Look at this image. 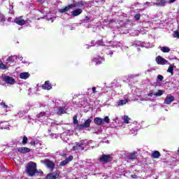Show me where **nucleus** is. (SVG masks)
I'll use <instances>...</instances> for the list:
<instances>
[{
  "label": "nucleus",
  "mask_w": 179,
  "mask_h": 179,
  "mask_svg": "<svg viewBox=\"0 0 179 179\" xmlns=\"http://www.w3.org/2000/svg\"><path fill=\"white\" fill-rule=\"evenodd\" d=\"M174 71V69L173 68V66H169L167 72H169V73H171V75H173V71Z\"/></svg>",
  "instance_id": "f704fd0d"
},
{
  "label": "nucleus",
  "mask_w": 179,
  "mask_h": 179,
  "mask_svg": "<svg viewBox=\"0 0 179 179\" xmlns=\"http://www.w3.org/2000/svg\"><path fill=\"white\" fill-rule=\"evenodd\" d=\"M128 103V99H122L117 102V106H124Z\"/></svg>",
  "instance_id": "393cba45"
},
{
  "label": "nucleus",
  "mask_w": 179,
  "mask_h": 179,
  "mask_svg": "<svg viewBox=\"0 0 179 179\" xmlns=\"http://www.w3.org/2000/svg\"><path fill=\"white\" fill-rule=\"evenodd\" d=\"M0 128L1 129H10L8 122H2L0 123Z\"/></svg>",
  "instance_id": "aec40b11"
},
{
  "label": "nucleus",
  "mask_w": 179,
  "mask_h": 179,
  "mask_svg": "<svg viewBox=\"0 0 179 179\" xmlns=\"http://www.w3.org/2000/svg\"><path fill=\"white\" fill-rule=\"evenodd\" d=\"M41 163H42V164H45V166H46V167L49 169V170H50L51 171H52V170H54V169L55 168V164H54L52 161H50L48 159L41 160Z\"/></svg>",
  "instance_id": "7ed1b4c3"
},
{
  "label": "nucleus",
  "mask_w": 179,
  "mask_h": 179,
  "mask_svg": "<svg viewBox=\"0 0 179 179\" xmlns=\"http://www.w3.org/2000/svg\"><path fill=\"white\" fill-rule=\"evenodd\" d=\"M134 19H136V20H139V19H141V14L137 13L134 15Z\"/></svg>",
  "instance_id": "58836bf2"
},
{
  "label": "nucleus",
  "mask_w": 179,
  "mask_h": 179,
  "mask_svg": "<svg viewBox=\"0 0 179 179\" xmlns=\"http://www.w3.org/2000/svg\"><path fill=\"white\" fill-rule=\"evenodd\" d=\"M138 51H139V48H138Z\"/></svg>",
  "instance_id": "0e129e2a"
},
{
  "label": "nucleus",
  "mask_w": 179,
  "mask_h": 179,
  "mask_svg": "<svg viewBox=\"0 0 179 179\" xmlns=\"http://www.w3.org/2000/svg\"><path fill=\"white\" fill-rule=\"evenodd\" d=\"M141 47L145 48H152V47H153V45H150L149 43H146L145 42L141 43Z\"/></svg>",
  "instance_id": "cd10ccee"
},
{
  "label": "nucleus",
  "mask_w": 179,
  "mask_h": 179,
  "mask_svg": "<svg viewBox=\"0 0 179 179\" xmlns=\"http://www.w3.org/2000/svg\"><path fill=\"white\" fill-rule=\"evenodd\" d=\"M37 118L39 120H46V118H48V112H41L36 115Z\"/></svg>",
  "instance_id": "9b49d317"
},
{
  "label": "nucleus",
  "mask_w": 179,
  "mask_h": 179,
  "mask_svg": "<svg viewBox=\"0 0 179 179\" xmlns=\"http://www.w3.org/2000/svg\"><path fill=\"white\" fill-rule=\"evenodd\" d=\"M163 95V90H158V92L157 93L154 94V96H162Z\"/></svg>",
  "instance_id": "72a5a7b5"
},
{
  "label": "nucleus",
  "mask_w": 179,
  "mask_h": 179,
  "mask_svg": "<svg viewBox=\"0 0 179 179\" xmlns=\"http://www.w3.org/2000/svg\"><path fill=\"white\" fill-rule=\"evenodd\" d=\"M15 23L19 26H23L26 24V20H23L22 17H17L14 20Z\"/></svg>",
  "instance_id": "0eeeda50"
},
{
  "label": "nucleus",
  "mask_w": 179,
  "mask_h": 179,
  "mask_svg": "<svg viewBox=\"0 0 179 179\" xmlns=\"http://www.w3.org/2000/svg\"><path fill=\"white\" fill-rule=\"evenodd\" d=\"M18 59H20V61H22V64H25L26 65H27V64H29L27 62H26V60H23V57L22 56H18L17 57Z\"/></svg>",
  "instance_id": "2f4dec72"
},
{
  "label": "nucleus",
  "mask_w": 179,
  "mask_h": 179,
  "mask_svg": "<svg viewBox=\"0 0 179 179\" xmlns=\"http://www.w3.org/2000/svg\"><path fill=\"white\" fill-rule=\"evenodd\" d=\"M174 100H175V98L173 96L168 95L166 96L164 103V104H170L171 103H173Z\"/></svg>",
  "instance_id": "4468645a"
},
{
  "label": "nucleus",
  "mask_w": 179,
  "mask_h": 179,
  "mask_svg": "<svg viewBox=\"0 0 179 179\" xmlns=\"http://www.w3.org/2000/svg\"><path fill=\"white\" fill-rule=\"evenodd\" d=\"M22 143H23V145H26V143H27V136L23 137Z\"/></svg>",
  "instance_id": "79ce46f5"
},
{
  "label": "nucleus",
  "mask_w": 179,
  "mask_h": 179,
  "mask_svg": "<svg viewBox=\"0 0 179 179\" xmlns=\"http://www.w3.org/2000/svg\"><path fill=\"white\" fill-rule=\"evenodd\" d=\"M42 89H43V90H51L52 85L50 83V81H46L42 86Z\"/></svg>",
  "instance_id": "dca6fc26"
},
{
  "label": "nucleus",
  "mask_w": 179,
  "mask_h": 179,
  "mask_svg": "<svg viewBox=\"0 0 179 179\" xmlns=\"http://www.w3.org/2000/svg\"><path fill=\"white\" fill-rule=\"evenodd\" d=\"M155 96V93H153V91H150V93L148 94V97H153Z\"/></svg>",
  "instance_id": "37998d69"
},
{
  "label": "nucleus",
  "mask_w": 179,
  "mask_h": 179,
  "mask_svg": "<svg viewBox=\"0 0 179 179\" xmlns=\"http://www.w3.org/2000/svg\"><path fill=\"white\" fill-rule=\"evenodd\" d=\"M18 152H20V153H29V152H30V148L26 147L19 148Z\"/></svg>",
  "instance_id": "412c9836"
},
{
  "label": "nucleus",
  "mask_w": 179,
  "mask_h": 179,
  "mask_svg": "<svg viewBox=\"0 0 179 179\" xmlns=\"http://www.w3.org/2000/svg\"><path fill=\"white\" fill-rule=\"evenodd\" d=\"M131 178H138L136 175H131Z\"/></svg>",
  "instance_id": "603ef678"
},
{
  "label": "nucleus",
  "mask_w": 179,
  "mask_h": 179,
  "mask_svg": "<svg viewBox=\"0 0 179 179\" xmlns=\"http://www.w3.org/2000/svg\"><path fill=\"white\" fill-rule=\"evenodd\" d=\"M156 62L158 64V65H167L169 63V61H167L166 59L162 57L161 56H158L156 58Z\"/></svg>",
  "instance_id": "423d86ee"
},
{
  "label": "nucleus",
  "mask_w": 179,
  "mask_h": 179,
  "mask_svg": "<svg viewBox=\"0 0 179 179\" xmlns=\"http://www.w3.org/2000/svg\"><path fill=\"white\" fill-rule=\"evenodd\" d=\"M96 44H97V45H103V41H98L96 42Z\"/></svg>",
  "instance_id": "de8ad7c7"
},
{
  "label": "nucleus",
  "mask_w": 179,
  "mask_h": 179,
  "mask_svg": "<svg viewBox=\"0 0 179 179\" xmlns=\"http://www.w3.org/2000/svg\"><path fill=\"white\" fill-rule=\"evenodd\" d=\"M93 46H94V41H93V42L91 43L90 47H93Z\"/></svg>",
  "instance_id": "13d9d810"
},
{
  "label": "nucleus",
  "mask_w": 179,
  "mask_h": 179,
  "mask_svg": "<svg viewBox=\"0 0 179 179\" xmlns=\"http://www.w3.org/2000/svg\"><path fill=\"white\" fill-rule=\"evenodd\" d=\"M88 90H90V89H88Z\"/></svg>",
  "instance_id": "69168bd1"
},
{
  "label": "nucleus",
  "mask_w": 179,
  "mask_h": 179,
  "mask_svg": "<svg viewBox=\"0 0 179 179\" xmlns=\"http://www.w3.org/2000/svg\"><path fill=\"white\" fill-rule=\"evenodd\" d=\"M17 59V56H10L7 58L6 65H7L8 68H9L10 64H13L15 62V59Z\"/></svg>",
  "instance_id": "9d476101"
},
{
  "label": "nucleus",
  "mask_w": 179,
  "mask_h": 179,
  "mask_svg": "<svg viewBox=\"0 0 179 179\" xmlns=\"http://www.w3.org/2000/svg\"><path fill=\"white\" fill-rule=\"evenodd\" d=\"M83 12L82 8H77L71 12V16H79Z\"/></svg>",
  "instance_id": "6ab92c4d"
},
{
  "label": "nucleus",
  "mask_w": 179,
  "mask_h": 179,
  "mask_svg": "<svg viewBox=\"0 0 179 179\" xmlns=\"http://www.w3.org/2000/svg\"><path fill=\"white\" fill-rule=\"evenodd\" d=\"M3 82H5V83H7L8 85H15V82H16L13 77H10L9 76H5L3 78Z\"/></svg>",
  "instance_id": "20e7f679"
},
{
  "label": "nucleus",
  "mask_w": 179,
  "mask_h": 179,
  "mask_svg": "<svg viewBox=\"0 0 179 179\" xmlns=\"http://www.w3.org/2000/svg\"><path fill=\"white\" fill-rule=\"evenodd\" d=\"M71 30H73V27H71Z\"/></svg>",
  "instance_id": "e2e57ef3"
},
{
  "label": "nucleus",
  "mask_w": 179,
  "mask_h": 179,
  "mask_svg": "<svg viewBox=\"0 0 179 179\" xmlns=\"http://www.w3.org/2000/svg\"><path fill=\"white\" fill-rule=\"evenodd\" d=\"M0 22L1 23H3V22H5V17L1 13H0Z\"/></svg>",
  "instance_id": "c9c22d12"
},
{
  "label": "nucleus",
  "mask_w": 179,
  "mask_h": 179,
  "mask_svg": "<svg viewBox=\"0 0 179 179\" xmlns=\"http://www.w3.org/2000/svg\"><path fill=\"white\" fill-rule=\"evenodd\" d=\"M79 149H80V150H82V147L80 146V143H76L75 145L73 146L72 150L73 151H75V150H79Z\"/></svg>",
  "instance_id": "a878e982"
},
{
  "label": "nucleus",
  "mask_w": 179,
  "mask_h": 179,
  "mask_svg": "<svg viewBox=\"0 0 179 179\" xmlns=\"http://www.w3.org/2000/svg\"><path fill=\"white\" fill-rule=\"evenodd\" d=\"M58 177H59V172L56 171V172L48 173L46 176V179H56V178H58Z\"/></svg>",
  "instance_id": "1a4fd4ad"
},
{
  "label": "nucleus",
  "mask_w": 179,
  "mask_h": 179,
  "mask_svg": "<svg viewBox=\"0 0 179 179\" xmlns=\"http://www.w3.org/2000/svg\"><path fill=\"white\" fill-rule=\"evenodd\" d=\"M72 160H73V156L70 155L65 160L61 162L59 164V166H66V164H68V163H69L70 162H72Z\"/></svg>",
  "instance_id": "f8f14e48"
},
{
  "label": "nucleus",
  "mask_w": 179,
  "mask_h": 179,
  "mask_svg": "<svg viewBox=\"0 0 179 179\" xmlns=\"http://www.w3.org/2000/svg\"><path fill=\"white\" fill-rule=\"evenodd\" d=\"M26 173L29 177H33L37 173V164L33 162H30L26 166Z\"/></svg>",
  "instance_id": "f257e3e1"
},
{
  "label": "nucleus",
  "mask_w": 179,
  "mask_h": 179,
  "mask_svg": "<svg viewBox=\"0 0 179 179\" xmlns=\"http://www.w3.org/2000/svg\"><path fill=\"white\" fill-rule=\"evenodd\" d=\"M129 159H130L131 160L136 159V154H135V153L130 154V155L129 156Z\"/></svg>",
  "instance_id": "473e14b6"
},
{
  "label": "nucleus",
  "mask_w": 179,
  "mask_h": 179,
  "mask_svg": "<svg viewBox=\"0 0 179 179\" xmlns=\"http://www.w3.org/2000/svg\"><path fill=\"white\" fill-rule=\"evenodd\" d=\"M92 93H97V91L96 90V87H92Z\"/></svg>",
  "instance_id": "09e8293b"
},
{
  "label": "nucleus",
  "mask_w": 179,
  "mask_h": 179,
  "mask_svg": "<svg viewBox=\"0 0 179 179\" xmlns=\"http://www.w3.org/2000/svg\"><path fill=\"white\" fill-rule=\"evenodd\" d=\"M79 143L81 146V150H85V149H87L89 148V143H92V141H89L87 140H82Z\"/></svg>",
  "instance_id": "39448f33"
},
{
  "label": "nucleus",
  "mask_w": 179,
  "mask_h": 179,
  "mask_svg": "<svg viewBox=\"0 0 179 179\" xmlns=\"http://www.w3.org/2000/svg\"><path fill=\"white\" fill-rule=\"evenodd\" d=\"M177 0H169V3H173V2H176Z\"/></svg>",
  "instance_id": "864d4df0"
},
{
  "label": "nucleus",
  "mask_w": 179,
  "mask_h": 179,
  "mask_svg": "<svg viewBox=\"0 0 179 179\" xmlns=\"http://www.w3.org/2000/svg\"><path fill=\"white\" fill-rule=\"evenodd\" d=\"M99 160L100 162H101V163H107L110 162V160H111V155H103L102 156H101Z\"/></svg>",
  "instance_id": "6e6552de"
},
{
  "label": "nucleus",
  "mask_w": 179,
  "mask_h": 179,
  "mask_svg": "<svg viewBox=\"0 0 179 179\" xmlns=\"http://www.w3.org/2000/svg\"><path fill=\"white\" fill-rule=\"evenodd\" d=\"M167 1L166 0H156V3L154 5L157 6H166Z\"/></svg>",
  "instance_id": "a211bd4d"
},
{
  "label": "nucleus",
  "mask_w": 179,
  "mask_h": 179,
  "mask_svg": "<svg viewBox=\"0 0 179 179\" xmlns=\"http://www.w3.org/2000/svg\"><path fill=\"white\" fill-rule=\"evenodd\" d=\"M0 69H8V65L3 64L1 60H0Z\"/></svg>",
  "instance_id": "c85d7f7f"
},
{
  "label": "nucleus",
  "mask_w": 179,
  "mask_h": 179,
  "mask_svg": "<svg viewBox=\"0 0 179 179\" xmlns=\"http://www.w3.org/2000/svg\"><path fill=\"white\" fill-rule=\"evenodd\" d=\"M142 31H143V30H141V31H140V33H141V34H143V33Z\"/></svg>",
  "instance_id": "bf43d9fd"
},
{
  "label": "nucleus",
  "mask_w": 179,
  "mask_h": 179,
  "mask_svg": "<svg viewBox=\"0 0 179 179\" xmlns=\"http://www.w3.org/2000/svg\"><path fill=\"white\" fill-rule=\"evenodd\" d=\"M30 144L32 145H36V142L35 141H31L30 143Z\"/></svg>",
  "instance_id": "6e6d98bb"
},
{
  "label": "nucleus",
  "mask_w": 179,
  "mask_h": 179,
  "mask_svg": "<svg viewBox=\"0 0 179 179\" xmlns=\"http://www.w3.org/2000/svg\"><path fill=\"white\" fill-rule=\"evenodd\" d=\"M106 143H110V141H106Z\"/></svg>",
  "instance_id": "680f3d73"
},
{
  "label": "nucleus",
  "mask_w": 179,
  "mask_h": 179,
  "mask_svg": "<svg viewBox=\"0 0 179 179\" xmlns=\"http://www.w3.org/2000/svg\"><path fill=\"white\" fill-rule=\"evenodd\" d=\"M133 131H134V129H133L132 130H131V134H134V132H132Z\"/></svg>",
  "instance_id": "052dcab7"
},
{
  "label": "nucleus",
  "mask_w": 179,
  "mask_h": 179,
  "mask_svg": "<svg viewBox=\"0 0 179 179\" xmlns=\"http://www.w3.org/2000/svg\"><path fill=\"white\" fill-rule=\"evenodd\" d=\"M131 119L129 118V117L125 115L124 116V122H125V124H129V120Z\"/></svg>",
  "instance_id": "7c9ffc66"
},
{
  "label": "nucleus",
  "mask_w": 179,
  "mask_h": 179,
  "mask_svg": "<svg viewBox=\"0 0 179 179\" xmlns=\"http://www.w3.org/2000/svg\"><path fill=\"white\" fill-rule=\"evenodd\" d=\"M94 124L96 125H103V118L101 117H95L94 120Z\"/></svg>",
  "instance_id": "5701e85b"
},
{
  "label": "nucleus",
  "mask_w": 179,
  "mask_h": 179,
  "mask_svg": "<svg viewBox=\"0 0 179 179\" xmlns=\"http://www.w3.org/2000/svg\"><path fill=\"white\" fill-rule=\"evenodd\" d=\"M41 12L43 13V15H47V8H43Z\"/></svg>",
  "instance_id": "a18cd8bd"
},
{
  "label": "nucleus",
  "mask_w": 179,
  "mask_h": 179,
  "mask_svg": "<svg viewBox=\"0 0 179 179\" xmlns=\"http://www.w3.org/2000/svg\"><path fill=\"white\" fill-rule=\"evenodd\" d=\"M139 75H130L129 76V78H136V76H138Z\"/></svg>",
  "instance_id": "3c124183"
},
{
  "label": "nucleus",
  "mask_w": 179,
  "mask_h": 179,
  "mask_svg": "<svg viewBox=\"0 0 179 179\" xmlns=\"http://www.w3.org/2000/svg\"><path fill=\"white\" fill-rule=\"evenodd\" d=\"M73 120V124H78V123L79 122V121H78V117L76 116H74Z\"/></svg>",
  "instance_id": "ea45409f"
},
{
  "label": "nucleus",
  "mask_w": 179,
  "mask_h": 179,
  "mask_svg": "<svg viewBox=\"0 0 179 179\" xmlns=\"http://www.w3.org/2000/svg\"><path fill=\"white\" fill-rule=\"evenodd\" d=\"M66 113V107L59 106L57 108L58 115H62V114H65Z\"/></svg>",
  "instance_id": "f3484780"
},
{
  "label": "nucleus",
  "mask_w": 179,
  "mask_h": 179,
  "mask_svg": "<svg viewBox=\"0 0 179 179\" xmlns=\"http://www.w3.org/2000/svg\"><path fill=\"white\" fill-rule=\"evenodd\" d=\"M20 79H29V78H30V73L28 72L21 73L20 74Z\"/></svg>",
  "instance_id": "4be33fe9"
},
{
  "label": "nucleus",
  "mask_w": 179,
  "mask_h": 179,
  "mask_svg": "<svg viewBox=\"0 0 179 179\" xmlns=\"http://www.w3.org/2000/svg\"><path fill=\"white\" fill-rule=\"evenodd\" d=\"M163 79H164V77H163V76H162L160 74L157 76V80H159L160 82H162V80H163Z\"/></svg>",
  "instance_id": "4c0bfd02"
},
{
  "label": "nucleus",
  "mask_w": 179,
  "mask_h": 179,
  "mask_svg": "<svg viewBox=\"0 0 179 179\" xmlns=\"http://www.w3.org/2000/svg\"><path fill=\"white\" fill-rule=\"evenodd\" d=\"M8 22H13V20H12V17H9L8 19Z\"/></svg>",
  "instance_id": "5fc2aeb1"
},
{
  "label": "nucleus",
  "mask_w": 179,
  "mask_h": 179,
  "mask_svg": "<svg viewBox=\"0 0 179 179\" xmlns=\"http://www.w3.org/2000/svg\"><path fill=\"white\" fill-rule=\"evenodd\" d=\"M161 51H162V52H170V48L169 47H166V46H163V47H159Z\"/></svg>",
  "instance_id": "bb28decb"
},
{
  "label": "nucleus",
  "mask_w": 179,
  "mask_h": 179,
  "mask_svg": "<svg viewBox=\"0 0 179 179\" xmlns=\"http://www.w3.org/2000/svg\"><path fill=\"white\" fill-rule=\"evenodd\" d=\"M104 122H106V124H110V118L108 116H106L104 119H103V124H104Z\"/></svg>",
  "instance_id": "c756f323"
},
{
  "label": "nucleus",
  "mask_w": 179,
  "mask_h": 179,
  "mask_svg": "<svg viewBox=\"0 0 179 179\" xmlns=\"http://www.w3.org/2000/svg\"><path fill=\"white\" fill-rule=\"evenodd\" d=\"M151 157L152 159H159L160 157V152L159 151H153Z\"/></svg>",
  "instance_id": "b1692460"
},
{
  "label": "nucleus",
  "mask_w": 179,
  "mask_h": 179,
  "mask_svg": "<svg viewBox=\"0 0 179 179\" xmlns=\"http://www.w3.org/2000/svg\"><path fill=\"white\" fill-rule=\"evenodd\" d=\"M92 123V119H87L84 124H80L79 127L80 129L83 128H89L90 127V124Z\"/></svg>",
  "instance_id": "ddd939ff"
},
{
  "label": "nucleus",
  "mask_w": 179,
  "mask_h": 179,
  "mask_svg": "<svg viewBox=\"0 0 179 179\" xmlns=\"http://www.w3.org/2000/svg\"><path fill=\"white\" fill-rule=\"evenodd\" d=\"M92 62L95 64V65H100L102 62H104V59L101 58V57L98 56L97 57L94 58Z\"/></svg>",
  "instance_id": "2eb2a0df"
},
{
  "label": "nucleus",
  "mask_w": 179,
  "mask_h": 179,
  "mask_svg": "<svg viewBox=\"0 0 179 179\" xmlns=\"http://www.w3.org/2000/svg\"><path fill=\"white\" fill-rule=\"evenodd\" d=\"M173 37H175L176 38H179L178 31H176L173 32Z\"/></svg>",
  "instance_id": "e433bc0d"
},
{
  "label": "nucleus",
  "mask_w": 179,
  "mask_h": 179,
  "mask_svg": "<svg viewBox=\"0 0 179 179\" xmlns=\"http://www.w3.org/2000/svg\"><path fill=\"white\" fill-rule=\"evenodd\" d=\"M1 106L3 108H8V105H6L5 102H1Z\"/></svg>",
  "instance_id": "c03bdc74"
},
{
  "label": "nucleus",
  "mask_w": 179,
  "mask_h": 179,
  "mask_svg": "<svg viewBox=\"0 0 179 179\" xmlns=\"http://www.w3.org/2000/svg\"><path fill=\"white\" fill-rule=\"evenodd\" d=\"M109 44H110L112 47H117V42L110 41Z\"/></svg>",
  "instance_id": "a19ab883"
},
{
  "label": "nucleus",
  "mask_w": 179,
  "mask_h": 179,
  "mask_svg": "<svg viewBox=\"0 0 179 179\" xmlns=\"http://www.w3.org/2000/svg\"><path fill=\"white\" fill-rule=\"evenodd\" d=\"M85 2L84 1H80L78 2L74 1L73 3L69 4V6H66L64 8H62L59 10L60 13H65L66 12H69L70 9L72 8H82L83 5H85Z\"/></svg>",
  "instance_id": "f03ea898"
},
{
  "label": "nucleus",
  "mask_w": 179,
  "mask_h": 179,
  "mask_svg": "<svg viewBox=\"0 0 179 179\" xmlns=\"http://www.w3.org/2000/svg\"><path fill=\"white\" fill-rule=\"evenodd\" d=\"M107 54H108V55H110V57H111V55H113V52L111 51V50H108V51L107 52Z\"/></svg>",
  "instance_id": "8fccbe9b"
},
{
  "label": "nucleus",
  "mask_w": 179,
  "mask_h": 179,
  "mask_svg": "<svg viewBox=\"0 0 179 179\" xmlns=\"http://www.w3.org/2000/svg\"><path fill=\"white\" fill-rule=\"evenodd\" d=\"M150 3H150V2H145V3H144V5H150Z\"/></svg>",
  "instance_id": "4d7b16f0"
},
{
  "label": "nucleus",
  "mask_w": 179,
  "mask_h": 179,
  "mask_svg": "<svg viewBox=\"0 0 179 179\" xmlns=\"http://www.w3.org/2000/svg\"><path fill=\"white\" fill-rule=\"evenodd\" d=\"M10 11H9V13H13V6H12V5H10Z\"/></svg>",
  "instance_id": "49530a36"
}]
</instances>
